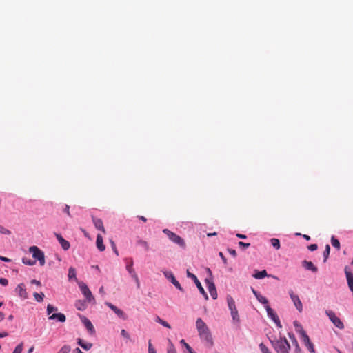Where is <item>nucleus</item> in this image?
Returning a JSON list of instances; mask_svg holds the SVG:
<instances>
[{
  "label": "nucleus",
  "mask_w": 353,
  "mask_h": 353,
  "mask_svg": "<svg viewBox=\"0 0 353 353\" xmlns=\"http://www.w3.org/2000/svg\"><path fill=\"white\" fill-rule=\"evenodd\" d=\"M302 265L303 266L308 270H310L313 272H316L317 270H318V268L317 267H316L312 262L311 261H307L306 260H304L303 262H302Z\"/></svg>",
  "instance_id": "17"
},
{
  "label": "nucleus",
  "mask_w": 353,
  "mask_h": 353,
  "mask_svg": "<svg viewBox=\"0 0 353 353\" xmlns=\"http://www.w3.org/2000/svg\"><path fill=\"white\" fill-rule=\"evenodd\" d=\"M22 262L24 264L28 265H33L36 263L35 261H32L31 259H28L26 257H24V258L22 259Z\"/></svg>",
  "instance_id": "34"
},
{
  "label": "nucleus",
  "mask_w": 353,
  "mask_h": 353,
  "mask_svg": "<svg viewBox=\"0 0 353 353\" xmlns=\"http://www.w3.org/2000/svg\"><path fill=\"white\" fill-rule=\"evenodd\" d=\"M168 353H176V349L172 343L169 340V346L168 347Z\"/></svg>",
  "instance_id": "36"
},
{
  "label": "nucleus",
  "mask_w": 353,
  "mask_h": 353,
  "mask_svg": "<svg viewBox=\"0 0 353 353\" xmlns=\"http://www.w3.org/2000/svg\"><path fill=\"white\" fill-rule=\"evenodd\" d=\"M0 283L3 286H6L8 284V281L5 278H1Z\"/></svg>",
  "instance_id": "48"
},
{
  "label": "nucleus",
  "mask_w": 353,
  "mask_h": 353,
  "mask_svg": "<svg viewBox=\"0 0 353 353\" xmlns=\"http://www.w3.org/2000/svg\"><path fill=\"white\" fill-rule=\"evenodd\" d=\"M289 294L296 308L299 312H301L303 311V305L299 296L295 294L292 290L289 291Z\"/></svg>",
  "instance_id": "11"
},
{
  "label": "nucleus",
  "mask_w": 353,
  "mask_h": 353,
  "mask_svg": "<svg viewBox=\"0 0 353 353\" xmlns=\"http://www.w3.org/2000/svg\"><path fill=\"white\" fill-rule=\"evenodd\" d=\"M206 281L208 283V288L210 295L213 299H216L217 298V293L214 284L213 283H210L208 280H206Z\"/></svg>",
  "instance_id": "18"
},
{
  "label": "nucleus",
  "mask_w": 353,
  "mask_h": 353,
  "mask_svg": "<svg viewBox=\"0 0 353 353\" xmlns=\"http://www.w3.org/2000/svg\"><path fill=\"white\" fill-rule=\"evenodd\" d=\"M79 286L81 292L85 296L88 302L94 301V298L85 283L81 282L79 283Z\"/></svg>",
  "instance_id": "9"
},
{
  "label": "nucleus",
  "mask_w": 353,
  "mask_h": 353,
  "mask_svg": "<svg viewBox=\"0 0 353 353\" xmlns=\"http://www.w3.org/2000/svg\"><path fill=\"white\" fill-rule=\"evenodd\" d=\"M15 292L21 299H26L28 298V293L23 283L19 284L15 289Z\"/></svg>",
  "instance_id": "14"
},
{
  "label": "nucleus",
  "mask_w": 353,
  "mask_h": 353,
  "mask_svg": "<svg viewBox=\"0 0 353 353\" xmlns=\"http://www.w3.org/2000/svg\"><path fill=\"white\" fill-rule=\"evenodd\" d=\"M272 245L276 250L280 248V241L278 239L272 238L271 239Z\"/></svg>",
  "instance_id": "29"
},
{
  "label": "nucleus",
  "mask_w": 353,
  "mask_h": 353,
  "mask_svg": "<svg viewBox=\"0 0 353 353\" xmlns=\"http://www.w3.org/2000/svg\"><path fill=\"white\" fill-rule=\"evenodd\" d=\"M301 337L302 341L304 345H307V343L311 342L310 339L307 334H303V335L301 336Z\"/></svg>",
  "instance_id": "38"
},
{
  "label": "nucleus",
  "mask_w": 353,
  "mask_h": 353,
  "mask_svg": "<svg viewBox=\"0 0 353 353\" xmlns=\"http://www.w3.org/2000/svg\"><path fill=\"white\" fill-rule=\"evenodd\" d=\"M331 242L333 247L336 248L338 250H340V242L334 236H332Z\"/></svg>",
  "instance_id": "28"
},
{
  "label": "nucleus",
  "mask_w": 353,
  "mask_h": 353,
  "mask_svg": "<svg viewBox=\"0 0 353 353\" xmlns=\"http://www.w3.org/2000/svg\"><path fill=\"white\" fill-rule=\"evenodd\" d=\"M4 314L1 312H0V322L4 319Z\"/></svg>",
  "instance_id": "58"
},
{
  "label": "nucleus",
  "mask_w": 353,
  "mask_h": 353,
  "mask_svg": "<svg viewBox=\"0 0 353 353\" xmlns=\"http://www.w3.org/2000/svg\"><path fill=\"white\" fill-rule=\"evenodd\" d=\"M259 347L262 353H271L269 349L263 343H261L259 345Z\"/></svg>",
  "instance_id": "41"
},
{
  "label": "nucleus",
  "mask_w": 353,
  "mask_h": 353,
  "mask_svg": "<svg viewBox=\"0 0 353 353\" xmlns=\"http://www.w3.org/2000/svg\"><path fill=\"white\" fill-rule=\"evenodd\" d=\"M121 334L127 339H130V334L124 329L121 330Z\"/></svg>",
  "instance_id": "47"
},
{
  "label": "nucleus",
  "mask_w": 353,
  "mask_h": 353,
  "mask_svg": "<svg viewBox=\"0 0 353 353\" xmlns=\"http://www.w3.org/2000/svg\"><path fill=\"white\" fill-rule=\"evenodd\" d=\"M181 343L184 345L185 347L187 349V350L189 352V353H195L193 351V350L192 349V347L187 343H185L184 339H182L181 341Z\"/></svg>",
  "instance_id": "39"
},
{
  "label": "nucleus",
  "mask_w": 353,
  "mask_h": 353,
  "mask_svg": "<svg viewBox=\"0 0 353 353\" xmlns=\"http://www.w3.org/2000/svg\"><path fill=\"white\" fill-rule=\"evenodd\" d=\"M8 335L7 332H0V338L6 337Z\"/></svg>",
  "instance_id": "54"
},
{
  "label": "nucleus",
  "mask_w": 353,
  "mask_h": 353,
  "mask_svg": "<svg viewBox=\"0 0 353 353\" xmlns=\"http://www.w3.org/2000/svg\"><path fill=\"white\" fill-rule=\"evenodd\" d=\"M96 245H97V248L101 252L105 250V246L103 244V237L101 234H97V236Z\"/></svg>",
  "instance_id": "20"
},
{
  "label": "nucleus",
  "mask_w": 353,
  "mask_h": 353,
  "mask_svg": "<svg viewBox=\"0 0 353 353\" xmlns=\"http://www.w3.org/2000/svg\"><path fill=\"white\" fill-rule=\"evenodd\" d=\"M128 264L126 265V270L129 272V274L131 275V276L134 279L135 281L137 288H140V282L138 278L137 274H136L134 268H133V259L132 258L128 259Z\"/></svg>",
  "instance_id": "8"
},
{
  "label": "nucleus",
  "mask_w": 353,
  "mask_h": 353,
  "mask_svg": "<svg viewBox=\"0 0 353 353\" xmlns=\"http://www.w3.org/2000/svg\"><path fill=\"white\" fill-rule=\"evenodd\" d=\"M317 248H318V246L316 244H312L308 246V249L311 251H314V250H317Z\"/></svg>",
  "instance_id": "49"
},
{
  "label": "nucleus",
  "mask_w": 353,
  "mask_h": 353,
  "mask_svg": "<svg viewBox=\"0 0 353 353\" xmlns=\"http://www.w3.org/2000/svg\"><path fill=\"white\" fill-rule=\"evenodd\" d=\"M33 296H34V297L35 300H36L37 302H41V301H43V300L44 294H43V293H42V292H41V293H40V294H39V293H37V292H34V293L33 294Z\"/></svg>",
  "instance_id": "30"
},
{
  "label": "nucleus",
  "mask_w": 353,
  "mask_h": 353,
  "mask_svg": "<svg viewBox=\"0 0 353 353\" xmlns=\"http://www.w3.org/2000/svg\"><path fill=\"white\" fill-rule=\"evenodd\" d=\"M23 348V343H21L15 347V349L14 350L12 353H21Z\"/></svg>",
  "instance_id": "40"
},
{
  "label": "nucleus",
  "mask_w": 353,
  "mask_h": 353,
  "mask_svg": "<svg viewBox=\"0 0 353 353\" xmlns=\"http://www.w3.org/2000/svg\"><path fill=\"white\" fill-rule=\"evenodd\" d=\"M56 237L64 250H68L70 248V243L64 239L61 234H56Z\"/></svg>",
  "instance_id": "15"
},
{
  "label": "nucleus",
  "mask_w": 353,
  "mask_h": 353,
  "mask_svg": "<svg viewBox=\"0 0 353 353\" xmlns=\"http://www.w3.org/2000/svg\"><path fill=\"white\" fill-rule=\"evenodd\" d=\"M139 219L142 220L143 221L145 222L147 221L146 218L143 216H139Z\"/></svg>",
  "instance_id": "59"
},
{
  "label": "nucleus",
  "mask_w": 353,
  "mask_h": 353,
  "mask_svg": "<svg viewBox=\"0 0 353 353\" xmlns=\"http://www.w3.org/2000/svg\"><path fill=\"white\" fill-rule=\"evenodd\" d=\"M137 244L143 247L145 251H148L150 250V246H149L148 243L144 240H142V239L138 240L137 241Z\"/></svg>",
  "instance_id": "25"
},
{
  "label": "nucleus",
  "mask_w": 353,
  "mask_h": 353,
  "mask_svg": "<svg viewBox=\"0 0 353 353\" xmlns=\"http://www.w3.org/2000/svg\"><path fill=\"white\" fill-rule=\"evenodd\" d=\"M326 314L329 317L330 320L332 322V323L339 329H343L344 325L341 319L336 316L335 313L331 310H327Z\"/></svg>",
  "instance_id": "7"
},
{
  "label": "nucleus",
  "mask_w": 353,
  "mask_h": 353,
  "mask_svg": "<svg viewBox=\"0 0 353 353\" xmlns=\"http://www.w3.org/2000/svg\"><path fill=\"white\" fill-rule=\"evenodd\" d=\"M70 347L69 345H63L57 353H69L70 352Z\"/></svg>",
  "instance_id": "35"
},
{
  "label": "nucleus",
  "mask_w": 353,
  "mask_h": 353,
  "mask_svg": "<svg viewBox=\"0 0 353 353\" xmlns=\"http://www.w3.org/2000/svg\"><path fill=\"white\" fill-rule=\"evenodd\" d=\"M292 344L294 345V353H301V349L297 342V341L294 339V341H292Z\"/></svg>",
  "instance_id": "33"
},
{
  "label": "nucleus",
  "mask_w": 353,
  "mask_h": 353,
  "mask_svg": "<svg viewBox=\"0 0 353 353\" xmlns=\"http://www.w3.org/2000/svg\"><path fill=\"white\" fill-rule=\"evenodd\" d=\"M163 274L177 289L181 292H183V288L181 287L179 282L175 279L173 273L170 271L163 272Z\"/></svg>",
  "instance_id": "10"
},
{
  "label": "nucleus",
  "mask_w": 353,
  "mask_h": 353,
  "mask_svg": "<svg viewBox=\"0 0 353 353\" xmlns=\"http://www.w3.org/2000/svg\"><path fill=\"white\" fill-rule=\"evenodd\" d=\"M82 321H83L85 327L90 332V334L94 333V332H95L94 327L93 325L92 324L91 321L88 319L84 317Z\"/></svg>",
  "instance_id": "19"
},
{
  "label": "nucleus",
  "mask_w": 353,
  "mask_h": 353,
  "mask_svg": "<svg viewBox=\"0 0 353 353\" xmlns=\"http://www.w3.org/2000/svg\"><path fill=\"white\" fill-rule=\"evenodd\" d=\"M216 235V232H214V233H208L207 234L208 236H215Z\"/></svg>",
  "instance_id": "63"
},
{
  "label": "nucleus",
  "mask_w": 353,
  "mask_h": 353,
  "mask_svg": "<svg viewBox=\"0 0 353 353\" xmlns=\"http://www.w3.org/2000/svg\"><path fill=\"white\" fill-rule=\"evenodd\" d=\"M74 353H83L79 347L74 350Z\"/></svg>",
  "instance_id": "57"
},
{
  "label": "nucleus",
  "mask_w": 353,
  "mask_h": 353,
  "mask_svg": "<svg viewBox=\"0 0 353 353\" xmlns=\"http://www.w3.org/2000/svg\"><path fill=\"white\" fill-rule=\"evenodd\" d=\"M70 206L68 205H65V208L63 209V212H65L68 216H70Z\"/></svg>",
  "instance_id": "50"
},
{
  "label": "nucleus",
  "mask_w": 353,
  "mask_h": 353,
  "mask_svg": "<svg viewBox=\"0 0 353 353\" xmlns=\"http://www.w3.org/2000/svg\"><path fill=\"white\" fill-rule=\"evenodd\" d=\"M186 273H187V276L188 278L192 279L194 281V282L195 285H196V287L198 288L199 292L205 297V299L208 300V296L207 293L205 292V290L203 289V288L202 287L201 283H200V281H199V279H197L196 275L191 273L188 270H187Z\"/></svg>",
  "instance_id": "6"
},
{
  "label": "nucleus",
  "mask_w": 353,
  "mask_h": 353,
  "mask_svg": "<svg viewBox=\"0 0 353 353\" xmlns=\"http://www.w3.org/2000/svg\"><path fill=\"white\" fill-rule=\"evenodd\" d=\"M110 243H111V246H112V250H114V252L116 254V255L118 256L119 255V252H118V250L117 249V247H116V245H115L114 242L111 240Z\"/></svg>",
  "instance_id": "46"
},
{
  "label": "nucleus",
  "mask_w": 353,
  "mask_h": 353,
  "mask_svg": "<svg viewBox=\"0 0 353 353\" xmlns=\"http://www.w3.org/2000/svg\"><path fill=\"white\" fill-rule=\"evenodd\" d=\"M105 305L108 307H110L119 317L121 318L123 320L127 319V315L122 310L118 308L117 307H116L115 305L109 302H106Z\"/></svg>",
  "instance_id": "13"
},
{
  "label": "nucleus",
  "mask_w": 353,
  "mask_h": 353,
  "mask_svg": "<svg viewBox=\"0 0 353 353\" xmlns=\"http://www.w3.org/2000/svg\"><path fill=\"white\" fill-rule=\"evenodd\" d=\"M92 221H93V223H94L95 228L97 230L102 231V232L105 234V230L104 228L102 220L101 219H98V218H96L94 216L92 217Z\"/></svg>",
  "instance_id": "16"
},
{
  "label": "nucleus",
  "mask_w": 353,
  "mask_h": 353,
  "mask_svg": "<svg viewBox=\"0 0 353 353\" xmlns=\"http://www.w3.org/2000/svg\"><path fill=\"white\" fill-rule=\"evenodd\" d=\"M163 232L165 234L170 240H171L172 242L178 244L182 248H185V243L181 236L169 230L168 229H164Z\"/></svg>",
  "instance_id": "3"
},
{
  "label": "nucleus",
  "mask_w": 353,
  "mask_h": 353,
  "mask_svg": "<svg viewBox=\"0 0 353 353\" xmlns=\"http://www.w3.org/2000/svg\"><path fill=\"white\" fill-rule=\"evenodd\" d=\"M227 302H228V307L231 312V316L232 317V319L234 321L239 323L240 321V319H239L238 310L236 307L234 300L230 296H228Z\"/></svg>",
  "instance_id": "4"
},
{
  "label": "nucleus",
  "mask_w": 353,
  "mask_h": 353,
  "mask_svg": "<svg viewBox=\"0 0 353 353\" xmlns=\"http://www.w3.org/2000/svg\"><path fill=\"white\" fill-rule=\"evenodd\" d=\"M155 321L162 325L163 327L167 328H171L170 324L165 321L161 319L159 316H157L155 317Z\"/></svg>",
  "instance_id": "26"
},
{
  "label": "nucleus",
  "mask_w": 353,
  "mask_h": 353,
  "mask_svg": "<svg viewBox=\"0 0 353 353\" xmlns=\"http://www.w3.org/2000/svg\"><path fill=\"white\" fill-rule=\"evenodd\" d=\"M236 236L239 239H246V236L245 234H236Z\"/></svg>",
  "instance_id": "55"
},
{
  "label": "nucleus",
  "mask_w": 353,
  "mask_h": 353,
  "mask_svg": "<svg viewBox=\"0 0 353 353\" xmlns=\"http://www.w3.org/2000/svg\"><path fill=\"white\" fill-rule=\"evenodd\" d=\"M99 292H100L101 294H104V293H105V292H104V288H103V286H102V287H101V288H99Z\"/></svg>",
  "instance_id": "61"
},
{
  "label": "nucleus",
  "mask_w": 353,
  "mask_h": 353,
  "mask_svg": "<svg viewBox=\"0 0 353 353\" xmlns=\"http://www.w3.org/2000/svg\"><path fill=\"white\" fill-rule=\"evenodd\" d=\"M267 276H268V274H267L266 270H262V271L257 272L253 275V276L256 279H261Z\"/></svg>",
  "instance_id": "24"
},
{
  "label": "nucleus",
  "mask_w": 353,
  "mask_h": 353,
  "mask_svg": "<svg viewBox=\"0 0 353 353\" xmlns=\"http://www.w3.org/2000/svg\"><path fill=\"white\" fill-rule=\"evenodd\" d=\"M77 343L85 350H89L92 348V344L90 343H84L83 341L81 339H78Z\"/></svg>",
  "instance_id": "22"
},
{
  "label": "nucleus",
  "mask_w": 353,
  "mask_h": 353,
  "mask_svg": "<svg viewBox=\"0 0 353 353\" xmlns=\"http://www.w3.org/2000/svg\"><path fill=\"white\" fill-rule=\"evenodd\" d=\"M252 291L253 292V294H254V296L256 297V295H259V293H258L254 289L252 288Z\"/></svg>",
  "instance_id": "60"
},
{
  "label": "nucleus",
  "mask_w": 353,
  "mask_h": 353,
  "mask_svg": "<svg viewBox=\"0 0 353 353\" xmlns=\"http://www.w3.org/2000/svg\"><path fill=\"white\" fill-rule=\"evenodd\" d=\"M0 260L3 261H5V262H10V259L7 258V257H5V256H0Z\"/></svg>",
  "instance_id": "53"
},
{
  "label": "nucleus",
  "mask_w": 353,
  "mask_h": 353,
  "mask_svg": "<svg viewBox=\"0 0 353 353\" xmlns=\"http://www.w3.org/2000/svg\"><path fill=\"white\" fill-rule=\"evenodd\" d=\"M305 346L307 347V349L310 351V353H315L314 347L312 342H310L307 345H305Z\"/></svg>",
  "instance_id": "42"
},
{
  "label": "nucleus",
  "mask_w": 353,
  "mask_h": 353,
  "mask_svg": "<svg viewBox=\"0 0 353 353\" xmlns=\"http://www.w3.org/2000/svg\"><path fill=\"white\" fill-rule=\"evenodd\" d=\"M33 350H34V347H31L28 350V353H32V352H33Z\"/></svg>",
  "instance_id": "64"
},
{
  "label": "nucleus",
  "mask_w": 353,
  "mask_h": 353,
  "mask_svg": "<svg viewBox=\"0 0 353 353\" xmlns=\"http://www.w3.org/2000/svg\"><path fill=\"white\" fill-rule=\"evenodd\" d=\"M303 238L306 239L307 241L310 240V237L308 235L304 234Z\"/></svg>",
  "instance_id": "62"
},
{
  "label": "nucleus",
  "mask_w": 353,
  "mask_h": 353,
  "mask_svg": "<svg viewBox=\"0 0 353 353\" xmlns=\"http://www.w3.org/2000/svg\"><path fill=\"white\" fill-rule=\"evenodd\" d=\"M239 245L241 248H243V249L245 248H248L250 246V243H244V242H242V241H239Z\"/></svg>",
  "instance_id": "45"
},
{
  "label": "nucleus",
  "mask_w": 353,
  "mask_h": 353,
  "mask_svg": "<svg viewBox=\"0 0 353 353\" xmlns=\"http://www.w3.org/2000/svg\"><path fill=\"white\" fill-rule=\"evenodd\" d=\"M294 325L295 326L296 331L300 334L301 336H303V334H306L302 325H300L297 321H294Z\"/></svg>",
  "instance_id": "23"
},
{
  "label": "nucleus",
  "mask_w": 353,
  "mask_h": 353,
  "mask_svg": "<svg viewBox=\"0 0 353 353\" xmlns=\"http://www.w3.org/2000/svg\"><path fill=\"white\" fill-rule=\"evenodd\" d=\"M265 309L268 316L276 324L278 327H281L279 318L274 311L269 305H265Z\"/></svg>",
  "instance_id": "12"
},
{
  "label": "nucleus",
  "mask_w": 353,
  "mask_h": 353,
  "mask_svg": "<svg viewBox=\"0 0 353 353\" xmlns=\"http://www.w3.org/2000/svg\"><path fill=\"white\" fill-rule=\"evenodd\" d=\"M256 298L261 303L268 305V300L265 296L259 294Z\"/></svg>",
  "instance_id": "27"
},
{
  "label": "nucleus",
  "mask_w": 353,
  "mask_h": 353,
  "mask_svg": "<svg viewBox=\"0 0 353 353\" xmlns=\"http://www.w3.org/2000/svg\"><path fill=\"white\" fill-rule=\"evenodd\" d=\"M196 327L201 339L204 341L207 346L212 347L214 342L210 330L201 318L196 319Z\"/></svg>",
  "instance_id": "1"
},
{
  "label": "nucleus",
  "mask_w": 353,
  "mask_h": 353,
  "mask_svg": "<svg viewBox=\"0 0 353 353\" xmlns=\"http://www.w3.org/2000/svg\"><path fill=\"white\" fill-rule=\"evenodd\" d=\"M0 233L3 234L10 235L11 234V232L9 230L4 228L3 226L0 225Z\"/></svg>",
  "instance_id": "43"
},
{
  "label": "nucleus",
  "mask_w": 353,
  "mask_h": 353,
  "mask_svg": "<svg viewBox=\"0 0 353 353\" xmlns=\"http://www.w3.org/2000/svg\"><path fill=\"white\" fill-rule=\"evenodd\" d=\"M49 319H57V321L61 322V323H63L66 320V317L65 316L62 314V313H56V314H52L50 317H49Z\"/></svg>",
  "instance_id": "21"
},
{
  "label": "nucleus",
  "mask_w": 353,
  "mask_h": 353,
  "mask_svg": "<svg viewBox=\"0 0 353 353\" xmlns=\"http://www.w3.org/2000/svg\"><path fill=\"white\" fill-rule=\"evenodd\" d=\"M272 344L277 353H289L290 345L285 337L272 341Z\"/></svg>",
  "instance_id": "2"
},
{
  "label": "nucleus",
  "mask_w": 353,
  "mask_h": 353,
  "mask_svg": "<svg viewBox=\"0 0 353 353\" xmlns=\"http://www.w3.org/2000/svg\"><path fill=\"white\" fill-rule=\"evenodd\" d=\"M228 252L229 253L232 255L234 257H235L236 256V250H232V249H228Z\"/></svg>",
  "instance_id": "52"
},
{
  "label": "nucleus",
  "mask_w": 353,
  "mask_h": 353,
  "mask_svg": "<svg viewBox=\"0 0 353 353\" xmlns=\"http://www.w3.org/2000/svg\"><path fill=\"white\" fill-rule=\"evenodd\" d=\"M330 252V247L327 244V245H326L325 251L323 252L324 262H325L327 261V258L329 257Z\"/></svg>",
  "instance_id": "32"
},
{
  "label": "nucleus",
  "mask_w": 353,
  "mask_h": 353,
  "mask_svg": "<svg viewBox=\"0 0 353 353\" xmlns=\"http://www.w3.org/2000/svg\"><path fill=\"white\" fill-rule=\"evenodd\" d=\"M148 352L149 353H156V350L154 348V347L152 346L150 341H149V343H148Z\"/></svg>",
  "instance_id": "44"
},
{
  "label": "nucleus",
  "mask_w": 353,
  "mask_h": 353,
  "mask_svg": "<svg viewBox=\"0 0 353 353\" xmlns=\"http://www.w3.org/2000/svg\"><path fill=\"white\" fill-rule=\"evenodd\" d=\"M219 254L220 257L221 258V259H222L223 262L225 264H226V263H227V259H226V258L225 257V256L223 255V254L221 252H219Z\"/></svg>",
  "instance_id": "51"
},
{
  "label": "nucleus",
  "mask_w": 353,
  "mask_h": 353,
  "mask_svg": "<svg viewBox=\"0 0 353 353\" xmlns=\"http://www.w3.org/2000/svg\"><path fill=\"white\" fill-rule=\"evenodd\" d=\"M68 278L69 279H71L72 278L75 279L77 280L76 277V271L75 269L73 268H70L68 271Z\"/></svg>",
  "instance_id": "31"
},
{
  "label": "nucleus",
  "mask_w": 353,
  "mask_h": 353,
  "mask_svg": "<svg viewBox=\"0 0 353 353\" xmlns=\"http://www.w3.org/2000/svg\"><path fill=\"white\" fill-rule=\"evenodd\" d=\"M57 310H58L57 307H55L52 306L50 304H48V306H47V313H48V314H50L52 312H56Z\"/></svg>",
  "instance_id": "37"
},
{
  "label": "nucleus",
  "mask_w": 353,
  "mask_h": 353,
  "mask_svg": "<svg viewBox=\"0 0 353 353\" xmlns=\"http://www.w3.org/2000/svg\"><path fill=\"white\" fill-rule=\"evenodd\" d=\"M31 283H34V284H36V285H41V283H40V281H37V280H35V279L32 280V281H31Z\"/></svg>",
  "instance_id": "56"
},
{
  "label": "nucleus",
  "mask_w": 353,
  "mask_h": 353,
  "mask_svg": "<svg viewBox=\"0 0 353 353\" xmlns=\"http://www.w3.org/2000/svg\"><path fill=\"white\" fill-rule=\"evenodd\" d=\"M29 251L32 253V256L36 260H38L39 264L43 266L45 264V256L43 252L39 249L37 246H31Z\"/></svg>",
  "instance_id": "5"
}]
</instances>
